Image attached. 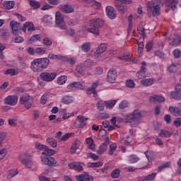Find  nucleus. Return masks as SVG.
<instances>
[{"instance_id": "39", "label": "nucleus", "mask_w": 181, "mask_h": 181, "mask_svg": "<svg viewBox=\"0 0 181 181\" xmlns=\"http://www.w3.org/2000/svg\"><path fill=\"white\" fill-rule=\"evenodd\" d=\"M48 59H57L58 60H64V56H62L60 54H55L53 53H50L48 55Z\"/></svg>"}, {"instance_id": "61", "label": "nucleus", "mask_w": 181, "mask_h": 181, "mask_svg": "<svg viewBox=\"0 0 181 181\" xmlns=\"http://www.w3.org/2000/svg\"><path fill=\"white\" fill-rule=\"evenodd\" d=\"M173 54L175 59H179L181 56V52L179 49H176L173 52Z\"/></svg>"}, {"instance_id": "22", "label": "nucleus", "mask_w": 181, "mask_h": 181, "mask_svg": "<svg viewBox=\"0 0 181 181\" xmlns=\"http://www.w3.org/2000/svg\"><path fill=\"white\" fill-rule=\"evenodd\" d=\"M155 79L153 78H144L141 81L140 84L143 86L144 87H149L152 86V84H154Z\"/></svg>"}, {"instance_id": "5", "label": "nucleus", "mask_w": 181, "mask_h": 181, "mask_svg": "<svg viewBox=\"0 0 181 181\" xmlns=\"http://www.w3.org/2000/svg\"><path fill=\"white\" fill-rule=\"evenodd\" d=\"M57 73L54 71H45L40 74V78L46 83H50L56 79Z\"/></svg>"}, {"instance_id": "42", "label": "nucleus", "mask_w": 181, "mask_h": 181, "mask_svg": "<svg viewBox=\"0 0 181 181\" xmlns=\"http://www.w3.org/2000/svg\"><path fill=\"white\" fill-rule=\"evenodd\" d=\"M98 84H100L99 81H95V82H93L92 84V86L90 88H88V94H91V91H95V88H97V87H98Z\"/></svg>"}, {"instance_id": "30", "label": "nucleus", "mask_w": 181, "mask_h": 181, "mask_svg": "<svg viewBox=\"0 0 181 181\" xmlns=\"http://www.w3.org/2000/svg\"><path fill=\"white\" fill-rule=\"evenodd\" d=\"M108 149V146L105 144V143H103L100 145L98 149V153L99 155H103L105 152H107V150Z\"/></svg>"}, {"instance_id": "37", "label": "nucleus", "mask_w": 181, "mask_h": 181, "mask_svg": "<svg viewBox=\"0 0 181 181\" xmlns=\"http://www.w3.org/2000/svg\"><path fill=\"white\" fill-rule=\"evenodd\" d=\"M47 142L52 146V148L57 147V141L52 137L47 138Z\"/></svg>"}, {"instance_id": "64", "label": "nucleus", "mask_w": 181, "mask_h": 181, "mask_svg": "<svg viewBox=\"0 0 181 181\" xmlns=\"http://www.w3.org/2000/svg\"><path fill=\"white\" fill-rule=\"evenodd\" d=\"M76 71L81 74H84V67H83V64H81L76 67Z\"/></svg>"}, {"instance_id": "29", "label": "nucleus", "mask_w": 181, "mask_h": 181, "mask_svg": "<svg viewBox=\"0 0 181 181\" xmlns=\"http://www.w3.org/2000/svg\"><path fill=\"white\" fill-rule=\"evenodd\" d=\"M61 11L65 13H71V12H74V8L71 6L64 5L61 7Z\"/></svg>"}, {"instance_id": "18", "label": "nucleus", "mask_w": 181, "mask_h": 181, "mask_svg": "<svg viewBox=\"0 0 181 181\" xmlns=\"http://www.w3.org/2000/svg\"><path fill=\"white\" fill-rule=\"evenodd\" d=\"M69 169H74V170H78V172H83V170H84V168L80 162L70 163L69 164Z\"/></svg>"}, {"instance_id": "15", "label": "nucleus", "mask_w": 181, "mask_h": 181, "mask_svg": "<svg viewBox=\"0 0 181 181\" xmlns=\"http://www.w3.org/2000/svg\"><path fill=\"white\" fill-rule=\"evenodd\" d=\"M117 71L114 69H110L107 72V81L108 83H114L117 80Z\"/></svg>"}, {"instance_id": "43", "label": "nucleus", "mask_w": 181, "mask_h": 181, "mask_svg": "<svg viewBox=\"0 0 181 181\" xmlns=\"http://www.w3.org/2000/svg\"><path fill=\"white\" fill-rule=\"evenodd\" d=\"M81 49H82L83 52H84L85 53H87V52H90V49H91V45L90 44V42H85L82 45Z\"/></svg>"}, {"instance_id": "55", "label": "nucleus", "mask_w": 181, "mask_h": 181, "mask_svg": "<svg viewBox=\"0 0 181 181\" xmlns=\"http://www.w3.org/2000/svg\"><path fill=\"white\" fill-rule=\"evenodd\" d=\"M35 148L36 149H38V151H45V149H46V148H47V146L43 145L39 142H37V143H35Z\"/></svg>"}, {"instance_id": "21", "label": "nucleus", "mask_w": 181, "mask_h": 181, "mask_svg": "<svg viewBox=\"0 0 181 181\" xmlns=\"http://www.w3.org/2000/svg\"><path fill=\"white\" fill-rule=\"evenodd\" d=\"M149 100L151 103H163L165 98L160 95H153L150 96Z\"/></svg>"}, {"instance_id": "27", "label": "nucleus", "mask_w": 181, "mask_h": 181, "mask_svg": "<svg viewBox=\"0 0 181 181\" xmlns=\"http://www.w3.org/2000/svg\"><path fill=\"white\" fill-rule=\"evenodd\" d=\"M179 2V0H167L166 5L168 6V8H171L173 11H175L176 9V6L177 5V3Z\"/></svg>"}, {"instance_id": "48", "label": "nucleus", "mask_w": 181, "mask_h": 181, "mask_svg": "<svg viewBox=\"0 0 181 181\" xmlns=\"http://www.w3.org/2000/svg\"><path fill=\"white\" fill-rule=\"evenodd\" d=\"M35 53L40 56H43L46 53V48L42 47H37L35 49Z\"/></svg>"}, {"instance_id": "53", "label": "nucleus", "mask_w": 181, "mask_h": 181, "mask_svg": "<svg viewBox=\"0 0 181 181\" xmlns=\"http://www.w3.org/2000/svg\"><path fill=\"white\" fill-rule=\"evenodd\" d=\"M47 100H49V94L45 93L40 98V104L45 105L47 103Z\"/></svg>"}, {"instance_id": "8", "label": "nucleus", "mask_w": 181, "mask_h": 181, "mask_svg": "<svg viewBox=\"0 0 181 181\" xmlns=\"http://www.w3.org/2000/svg\"><path fill=\"white\" fill-rule=\"evenodd\" d=\"M20 103L23 104L29 110L32 107V103H33V99L30 95H23L20 98Z\"/></svg>"}, {"instance_id": "34", "label": "nucleus", "mask_w": 181, "mask_h": 181, "mask_svg": "<svg viewBox=\"0 0 181 181\" xmlns=\"http://www.w3.org/2000/svg\"><path fill=\"white\" fill-rule=\"evenodd\" d=\"M16 175H19L18 169H11L8 170L7 177L8 179H12V177L16 176Z\"/></svg>"}, {"instance_id": "16", "label": "nucleus", "mask_w": 181, "mask_h": 181, "mask_svg": "<svg viewBox=\"0 0 181 181\" xmlns=\"http://www.w3.org/2000/svg\"><path fill=\"white\" fill-rule=\"evenodd\" d=\"M66 88L68 90H77V88L78 90H84V86H83L80 82H73L69 83Z\"/></svg>"}, {"instance_id": "10", "label": "nucleus", "mask_w": 181, "mask_h": 181, "mask_svg": "<svg viewBox=\"0 0 181 181\" xmlns=\"http://www.w3.org/2000/svg\"><path fill=\"white\" fill-rule=\"evenodd\" d=\"M136 76L140 80H142L143 78H145L146 77V62H141V66L140 71H139L136 73Z\"/></svg>"}, {"instance_id": "1", "label": "nucleus", "mask_w": 181, "mask_h": 181, "mask_svg": "<svg viewBox=\"0 0 181 181\" xmlns=\"http://www.w3.org/2000/svg\"><path fill=\"white\" fill-rule=\"evenodd\" d=\"M50 64V60L47 57L44 58H37L35 59L30 66V69L34 73H40L43 70H46Z\"/></svg>"}, {"instance_id": "12", "label": "nucleus", "mask_w": 181, "mask_h": 181, "mask_svg": "<svg viewBox=\"0 0 181 181\" xmlns=\"http://www.w3.org/2000/svg\"><path fill=\"white\" fill-rule=\"evenodd\" d=\"M41 159L42 163H44V165H48V166H56V163H57L53 157L42 156Z\"/></svg>"}, {"instance_id": "11", "label": "nucleus", "mask_w": 181, "mask_h": 181, "mask_svg": "<svg viewBox=\"0 0 181 181\" xmlns=\"http://www.w3.org/2000/svg\"><path fill=\"white\" fill-rule=\"evenodd\" d=\"M4 103L8 105H16V104H18V96L15 95H10L5 98Z\"/></svg>"}, {"instance_id": "56", "label": "nucleus", "mask_w": 181, "mask_h": 181, "mask_svg": "<svg viewBox=\"0 0 181 181\" xmlns=\"http://www.w3.org/2000/svg\"><path fill=\"white\" fill-rule=\"evenodd\" d=\"M62 60L66 62L69 64H76V58L74 57L67 58L64 57V59Z\"/></svg>"}, {"instance_id": "59", "label": "nucleus", "mask_w": 181, "mask_h": 181, "mask_svg": "<svg viewBox=\"0 0 181 181\" xmlns=\"http://www.w3.org/2000/svg\"><path fill=\"white\" fill-rule=\"evenodd\" d=\"M6 153H8V150H6V148H3L0 150V160H2V159H5Z\"/></svg>"}, {"instance_id": "57", "label": "nucleus", "mask_w": 181, "mask_h": 181, "mask_svg": "<svg viewBox=\"0 0 181 181\" xmlns=\"http://www.w3.org/2000/svg\"><path fill=\"white\" fill-rule=\"evenodd\" d=\"M30 6L34 8V9H39V8H40V3H39L36 1H30Z\"/></svg>"}, {"instance_id": "35", "label": "nucleus", "mask_w": 181, "mask_h": 181, "mask_svg": "<svg viewBox=\"0 0 181 181\" xmlns=\"http://www.w3.org/2000/svg\"><path fill=\"white\" fill-rule=\"evenodd\" d=\"M96 107L99 111H103L106 107V102L104 100H99L96 103Z\"/></svg>"}, {"instance_id": "36", "label": "nucleus", "mask_w": 181, "mask_h": 181, "mask_svg": "<svg viewBox=\"0 0 181 181\" xmlns=\"http://www.w3.org/2000/svg\"><path fill=\"white\" fill-rule=\"evenodd\" d=\"M158 136H160L161 138H170V136H172V133L166 130H160L158 132Z\"/></svg>"}, {"instance_id": "24", "label": "nucleus", "mask_w": 181, "mask_h": 181, "mask_svg": "<svg viewBox=\"0 0 181 181\" xmlns=\"http://www.w3.org/2000/svg\"><path fill=\"white\" fill-rule=\"evenodd\" d=\"M30 154L29 153H23L20 155H18V160L23 164L25 163V160H28L29 158H30Z\"/></svg>"}, {"instance_id": "63", "label": "nucleus", "mask_w": 181, "mask_h": 181, "mask_svg": "<svg viewBox=\"0 0 181 181\" xmlns=\"http://www.w3.org/2000/svg\"><path fill=\"white\" fill-rule=\"evenodd\" d=\"M14 16H16L18 19L20 20L21 22H25L26 21L25 17L18 13H14Z\"/></svg>"}, {"instance_id": "58", "label": "nucleus", "mask_w": 181, "mask_h": 181, "mask_svg": "<svg viewBox=\"0 0 181 181\" xmlns=\"http://www.w3.org/2000/svg\"><path fill=\"white\" fill-rule=\"evenodd\" d=\"M116 149H117V144H110V150L108 151L109 155H112L114 153V152H115Z\"/></svg>"}, {"instance_id": "44", "label": "nucleus", "mask_w": 181, "mask_h": 181, "mask_svg": "<svg viewBox=\"0 0 181 181\" xmlns=\"http://www.w3.org/2000/svg\"><path fill=\"white\" fill-rule=\"evenodd\" d=\"M23 165H25V168H28V169H31L33 165H35V163L30 158L29 159L25 160L24 163H23Z\"/></svg>"}, {"instance_id": "13", "label": "nucleus", "mask_w": 181, "mask_h": 181, "mask_svg": "<svg viewBox=\"0 0 181 181\" xmlns=\"http://www.w3.org/2000/svg\"><path fill=\"white\" fill-rule=\"evenodd\" d=\"M108 47V45L105 43H101L98 47L96 51L94 53V56L95 57H100L103 53L105 52H107V49Z\"/></svg>"}, {"instance_id": "4", "label": "nucleus", "mask_w": 181, "mask_h": 181, "mask_svg": "<svg viewBox=\"0 0 181 181\" xmlns=\"http://www.w3.org/2000/svg\"><path fill=\"white\" fill-rule=\"evenodd\" d=\"M141 119H142V113L139 110H135L132 114L125 116L126 122H129L130 124H139Z\"/></svg>"}, {"instance_id": "7", "label": "nucleus", "mask_w": 181, "mask_h": 181, "mask_svg": "<svg viewBox=\"0 0 181 181\" xmlns=\"http://www.w3.org/2000/svg\"><path fill=\"white\" fill-rule=\"evenodd\" d=\"M10 27L11 28V33L13 35H19L22 30V26L16 21H12L10 22Z\"/></svg>"}, {"instance_id": "23", "label": "nucleus", "mask_w": 181, "mask_h": 181, "mask_svg": "<svg viewBox=\"0 0 181 181\" xmlns=\"http://www.w3.org/2000/svg\"><path fill=\"white\" fill-rule=\"evenodd\" d=\"M86 144L88 149H90V151H95V143H94V140L91 137L86 139Z\"/></svg>"}, {"instance_id": "26", "label": "nucleus", "mask_w": 181, "mask_h": 181, "mask_svg": "<svg viewBox=\"0 0 181 181\" xmlns=\"http://www.w3.org/2000/svg\"><path fill=\"white\" fill-rule=\"evenodd\" d=\"M169 111L175 117H180L181 116V110L178 107L170 106L169 107Z\"/></svg>"}, {"instance_id": "14", "label": "nucleus", "mask_w": 181, "mask_h": 181, "mask_svg": "<svg viewBox=\"0 0 181 181\" xmlns=\"http://www.w3.org/2000/svg\"><path fill=\"white\" fill-rule=\"evenodd\" d=\"M170 95L174 100H181V84L177 85L175 86V91L171 92Z\"/></svg>"}, {"instance_id": "52", "label": "nucleus", "mask_w": 181, "mask_h": 181, "mask_svg": "<svg viewBox=\"0 0 181 181\" xmlns=\"http://www.w3.org/2000/svg\"><path fill=\"white\" fill-rule=\"evenodd\" d=\"M18 71L15 69H10L5 71L4 74H10V76H17Z\"/></svg>"}, {"instance_id": "28", "label": "nucleus", "mask_w": 181, "mask_h": 181, "mask_svg": "<svg viewBox=\"0 0 181 181\" xmlns=\"http://www.w3.org/2000/svg\"><path fill=\"white\" fill-rule=\"evenodd\" d=\"M74 101V99L73 98V96H70V95H65L62 98V103L63 104H71V103H73Z\"/></svg>"}, {"instance_id": "9", "label": "nucleus", "mask_w": 181, "mask_h": 181, "mask_svg": "<svg viewBox=\"0 0 181 181\" xmlns=\"http://www.w3.org/2000/svg\"><path fill=\"white\" fill-rule=\"evenodd\" d=\"M115 6L116 8H117L118 11H119L120 12H122V13H125V12L127 11V9L125 8V7H122L121 6V5H119L120 4H126L127 5H131V4H132V0H115Z\"/></svg>"}, {"instance_id": "25", "label": "nucleus", "mask_w": 181, "mask_h": 181, "mask_svg": "<svg viewBox=\"0 0 181 181\" xmlns=\"http://www.w3.org/2000/svg\"><path fill=\"white\" fill-rule=\"evenodd\" d=\"M156 173H152L151 175H148L146 176H143L139 178V181H153L155 180V177H156Z\"/></svg>"}, {"instance_id": "50", "label": "nucleus", "mask_w": 181, "mask_h": 181, "mask_svg": "<svg viewBox=\"0 0 181 181\" xmlns=\"http://www.w3.org/2000/svg\"><path fill=\"white\" fill-rule=\"evenodd\" d=\"M66 81H67V76H61L58 77V78H57V83L60 86L64 84V83H66Z\"/></svg>"}, {"instance_id": "62", "label": "nucleus", "mask_w": 181, "mask_h": 181, "mask_svg": "<svg viewBox=\"0 0 181 181\" xmlns=\"http://www.w3.org/2000/svg\"><path fill=\"white\" fill-rule=\"evenodd\" d=\"M119 107L120 110H124V108H127V107H128V101H127V100L122 101L119 103Z\"/></svg>"}, {"instance_id": "6", "label": "nucleus", "mask_w": 181, "mask_h": 181, "mask_svg": "<svg viewBox=\"0 0 181 181\" xmlns=\"http://www.w3.org/2000/svg\"><path fill=\"white\" fill-rule=\"evenodd\" d=\"M55 22L57 25V27L64 30L67 29V25H66V22H64V16L60 11H57L55 14Z\"/></svg>"}, {"instance_id": "54", "label": "nucleus", "mask_w": 181, "mask_h": 181, "mask_svg": "<svg viewBox=\"0 0 181 181\" xmlns=\"http://www.w3.org/2000/svg\"><path fill=\"white\" fill-rule=\"evenodd\" d=\"M43 42V45H45V46H52V43H53V41H52V39H50L48 37H45L42 40Z\"/></svg>"}, {"instance_id": "46", "label": "nucleus", "mask_w": 181, "mask_h": 181, "mask_svg": "<svg viewBox=\"0 0 181 181\" xmlns=\"http://www.w3.org/2000/svg\"><path fill=\"white\" fill-rule=\"evenodd\" d=\"M120 173H121V170H119V168H116L111 173V177H112V179H117L119 177Z\"/></svg>"}, {"instance_id": "60", "label": "nucleus", "mask_w": 181, "mask_h": 181, "mask_svg": "<svg viewBox=\"0 0 181 181\" xmlns=\"http://www.w3.org/2000/svg\"><path fill=\"white\" fill-rule=\"evenodd\" d=\"M126 86L129 88H134L135 87V82L133 80H127L126 81Z\"/></svg>"}, {"instance_id": "32", "label": "nucleus", "mask_w": 181, "mask_h": 181, "mask_svg": "<svg viewBox=\"0 0 181 181\" xmlns=\"http://www.w3.org/2000/svg\"><path fill=\"white\" fill-rule=\"evenodd\" d=\"M55 150L51 149L47 146V148H45L44 151L42 153V155H48V156H53V155H55Z\"/></svg>"}, {"instance_id": "17", "label": "nucleus", "mask_w": 181, "mask_h": 181, "mask_svg": "<svg viewBox=\"0 0 181 181\" xmlns=\"http://www.w3.org/2000/svg\"><path fill=\"white\" fill-rule=\"evenodd\" d=\"M77 181H93L94 177L88 174H83L75 176Z\"/></svg>"}, {"instance_id": "51", "label": "nucleus", "mask_w": 181, "mask_h": 181, "mask_svg": "<svg viewBox=\"0 0 181 181\" xmlns=\"http://www.w3.org/2000/svg\"><path fill=\"white\" fill-rule=\"evenodd\" d=\"M42 38H43V37L42 36V35L38 34V35L32 36L30 38V41L31 42H40V40H42Z\"/></svg>"}, {"instance_id": "40", "label": "nucleus", "mask_w": 181, "mask_h": 181, "mask_svg": "<svg viewBox=\"0 0 181 181\" xmlns=\"http://www.w3.org/2000/svg\"><path fill=\"white\" fill-rule=\"evenodd\" d=\"M15 6V2L11 1H6L4 2V7L6 9H12Z\"/></svg>"}, {"instance_id": "47", "label": "nucleus", "mask_w": 181, "mask_h": 181, "mask_svg": "<svg viewBox=\"0 0 181 181\" xmlns=\"http://www.w3.org/2000/svg\"><path fill=\"white\" fill-rule=\"evenodd\" d=\"M106 103V108H114V107L115 106V104H117V100H108V101H105Z\"/></svg>"}, {"instance_id": "33", "label": "nucleus", "mask_w": 181, "mask_h": 181, "mask_svg": "<svg viewBox=\"0 0 181 181\" xmlns=\"http://www.w3.org/2000/svg\"><path fill=\"white\" fill-rule=\"evenodd\" d=\"M89 6H92L94 9L100 8V4L93 1V0H84Z\"/></svg>"}, {"instance_id": "45", "label": "nucleus", "mask_w": 181, "mask_h": 181, "mask_svg": "<svg viewBox=\"0 0 181 181\" xmlns=\"http://www.w3.org/2000/svg\"><path fill=\"white\" fill-rule=\"evenodd\" d=\"M52 21L53 18L50 16H45L42 18V22L46 25H52Z\"/></svg>"}, {"instance_id": "3", "label": "nucleus", "mask_w": 181, "mask_h": 181, "mask_svg": "<svg viewBox=\"0 0 181 181\" xmlns=\"http://www.w3.org/2000/svg\"><path fill=\"white\" fill-rule=\"evenodd\" d=\"M161 2L159 0H153L147 4V12L149 16H159L160 15Z\"/></svg>"}, {"instance_id": "41", "label": "nucleus", "mask_w": 181, "mask_h": 181, "mask_svg": "<svg viewBox=\"0 0 181 181\" xmlns=\"http://www.w3.org/2000/svg\"><path fill=\"white\" fill-rule=\"evenodd\" d=\"M128 160L129 163H136L139 160V158L135 154H132L129 156Z\"/></svg>"}, {"instance_id": "20", "label": "nucleus", "mask_w": 181, "mask_h": 181, "mask_svg": "<svg viewBox=\"0 0 181 181\" xmlns=\"http://www.w3.org/2000/svg\"><path fill=\"white\" fill-rule=\"evenodd\" d=\"M78 122H79L78 128H84L87 125V121H88V117L86 116L79 115L76 118Z\"/></svg>"}, {"instance_id": "2", "label": "nucleus", "mask_w": 181, "mask_h": 181, "mask_svg": "<svg viewBox=\"0 0 181 181\" xmlns=\"http://www.w3.org/2000/svg\"><path fill=\"white\" fill-rule=\"evenodd\" d=\"M89 28L87 29L90 33L100 36V28L104 26V20L100 18H93L88 22Z\"/></svg>"}, {"instance_id": "49", "label": "nucleus", "mask_w": 181, "mask_h": 181, "mask_svg": "<svg viewBox=\"0 0 181 181\" xmlns=\"http://www.w3.org/2000/svg\"><path fill=\"white\" fill-rule=\"evenodd\" d=\"M25 26H27V30L28 32H33L35 30V24L32 22H25Z\"/></svg>"}, {"instance_id": "19", "label": "nucleus", "mask_w": 181, "mask_h": 181, "mask_svg": "<svg viewBox=\"0 0 181 181\" xmlns=\"http://www.w3.org/2000/svg\"><path fill=\"white\" fill-rule=\"evenodd\" d=\"M106 13L110 19H115L117 18V11L112 6H109L106 7Z\"/></svg>"}, {"instance_id": "38", "label": "nucleus", "mask_w": 181, "mask_h": 181, "mask_svg": "<svg viewBox=\"0 0 181 181\" xmlns=\"http://www.w3.org/2000/svg\"><path fill=\"white\" fill-rule=\"evenodd\" d=\"M104 163L101 161H98L96 163H88L87 166L88 168H101Z\"/></svg>"}, {"instance_id": "31", "label": "nucleus", "mask_w": 181, "mask_h": 181, "mask_svg": "<svg viewBox=\"0 0 181 181\" xmlns=\"http://www.w3.org/2000/svg\"><path fill=\"white\" fill-rule=\"evenodd\" d=\"M80 148V141H75L71 147V153H76L77 149Z\"/></svg>"}]
</instances>
